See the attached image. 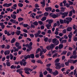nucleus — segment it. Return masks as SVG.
Returning <instances> with one entry per match:
<instances>
[{
    "label": "nucleus",
    "mask_w": 77,
    "mask_h": 77,
    "mask_svg": "<svg viewBox=\"0 0 77 77\" xmlns=\"http://www.w3.org/2000/svg\"><path fill=\"white\" fill-rule=\"evenodd\" d=\"M60 24H63V20L62 19H60Z\"/></svg>",
    "instance_id": "45"
},
{
    "label": "nucleus",
    "mask_w": 77,
    "mask_h": 77,
    "mask_svg": "<svg viewBox=\"0 0 77 77\" xmlns=\"http://www.w3.org/2000/svg\"><path fill=\"white\" fill-rule=\"evenodd\" d=\"M55 65L56 66L55 68L57 69H60L61 68L60 63H56L55 64Z\"/></svg>",
    "instance_id": "4"
},
{
    "label": "nucleus",
    "mask_w": 77,
    "mask_h": 77,
    "mask_svg": "<svg viewBox=\"0 0 77 77\" xmlns=\"http://www.w3.org/2000/svg\"><path fill=\"white\" fill-rule=\"evenodd\" d=\"M66 20H67V23H68L69 24V23H71L72 20V19L71 17H67L66 18Z\"/></svg>",
    "instance_id": "5"
},
{
    "label": "nucleus",
    "mask_w": 77,
    "mask_h": 77,
    "mask_svg": "<svg viewBox=\"0 0 77 77\" xmlns=\"http://www.w3.org/2000/svg\"><path fill=\"white\" fill-rule=\"evenodd\" d=\"M63 45L62 44H60L59 45V49L60 50V49H62V48H63Z\"/></svg>",
    "instance_id": "16"
},
{
    "label": "nucleus",
    "mask_w": 77,
    "mask_h": 77,
    "mask_svg": "<svg viewBox=\"0 0 77 77\" xmlns=\"http://www.w3.org/2000/svg\"><path fill=\"white\" fill-rule=\"evenodd\" d=\"M18 6L20 7H22L23 6V4L21 3H19L18 4Z\"/></svg>",
    "instance_id": "37"
},
{
    "label": "nucleus",
    "mask_w": 77,
    "mask_h": 77,
    "mask_svg": "<svg viewBox=\"0 0 77 77\" xmlns=\"http://www.w3.org/2000/svg\"><path fill=\"white\" fill-rule=\"evenodd\" d=\"M6 65L8 66H11V64L10 62H7L6 63Z\"/></svg>",
    "instance_id": "26"
},
{
    "label": "nucleus",
    "mask_w": 77,
    "mask_h": 77,
    "mask_svg": "<svg viewBox=\"0 0 77 77\" xmlns=\"http://www.w3.org/2000/svg\"><path fill=\"white\" fill-rule=\"evenodd\" d=\"M68 37L69 39H71V38H72V35L69 34L68 35Z\"/></svg>",
    "instance_id": "49"
},
{
    "label": "nucleus",
    "mask_w": 77,
    "mask_h": 77,
    "mask_svg": "<svg viewBox=\"0 0 77 77\" xmlns=\"http://www.w3.org/2000/svg\"><path fill=\"white\" fill-rule=\"evenodd\" d=\"M43 15V14H42L41 15H39L38 16H35V18H36V19H39V18H40L41 17H42V16Z\"/></svg>",
    "instance_id": "20"
},
{
    "label": "nucleus",
    "mask_w": 77,
    "mask_h": 77,
    "mask_svg": "<svg viewBox=\"0 0 77 77\" xmlns=\"http://www.w3.org/2000/svg\"><path fill=\"white\" fill-rule=\"evenodd\" d=\"M69 63H72L74 60L72 59H69L68 60Z\"/></svg>",
    "instance_id": "28"
},
{
    "label": "nucleus",
    "mask_w": 77,
    "mask_h": 77,
    "mask_svg": "<svg viewBox=\"0 0 77 77\" xmlns=\"http://www.w3.org/2000/svg\"><path fill=\"white\" fill-rule=\"evenodd\" d=\"M35 25L32 24H31V26H30L31 29H32V28H34V29H35Z\"/></svg>",
    "instance_id": "42"
},
{
    "label": "nucleus",
    "mask_w": 77,
    "mask_h": 77,
    "mask_svg": "<svg viewBox=\"0 0 77 77\" xmlns=\"http://www.w3.org/2000/svg\"><path fill=\"white\" fill-rule=\"evenodd\" d=\"M73 55H76L77 54L76 53V51L74 50L73 52Z\"/></svg>",
    "instance_id": "52"
},
{
    "label": "nucleus",
    "mask_w": 77,
    "mask_h": 77,
    "mask_svg": "<svg viewBox=\"0 0 77 77\" xmlns=\"http://www.w3.org/2000/svg\"><path fill=\"white\" fill-rule=\"evenodd\" d=\"M12 5V3H10L9 4H8L7 3H5L4 5H3L4 7H9V6H11Z\"/></svg>",
    "instance_id": "6"
},
{
    "label": "nucleus",
    "mask_w": 77,
    "mask_h": 77,
    "mask_svg": "<svg viewBox=\"0 0 77 77\" xmlns=\"http://www.w3.org/2000/svg\"><path fill=\"white\" fill-rule=\"evenodd\" d=\"M16 41V39L15 38H12V40L11 41V44H14L15 42Z\"/></svg>",
    "instance_id": "22"
},
{
    "label": "nucleus",
    "mask_w": 77,
    "mask_h": 77,
    "mask_svg": "<svg viewBox=\"0 0 77 77\" xmlns=\"http://www.w3.org/2000/svg\"><path fill=\"white\" fill-rule=\"evenodd\" d=\"M63 33H66V29H65L63 30Z\"/></svg>",
    "instance_id": "63"
},
{
    "label": "nucleus",
    "mask_w": 77,
    "mask_h": 77,
    "mask_svg": "<svg viewBox=\"0 0 77 77\" xmlns=\"http://www.w3.org/2000/svg\"><path fill=\"white\" fill-rule=\"evenodd\" d=\"M24 19L23 18L21 17H19L18 18V21L19 22H20V21H23V20Z\"/></svg>",
    "instance_id": "31"
},
{
    "label": "nucleus",
    "mask_w": 77,
    "mask_h": 77,
    "mask_svg": "<svg viewBox=\"0 0 77 77\" xmlns=\"http://www.w3.org/2000/svg\"><path fill=\"white\" fill-rule=\"evenodd\" d=\"M39 77H43V73H42V72H40L39 73Z\"/></svg>",
    "instance_id": "41"
},
{
    "label": "nucleus",
    "mask_w": 77,
    "mask_h": 77,
    "mask_svg": "<svg viewBox=\"0 0 77 77\" xmlns=\"http://www.w3.org/2000/svg\"><path fill=\"white\" fill-rule=\"evenodd\" d=\"M23 31L24 32V33H27V30L26 29H23Z\"/></svg>",
    "instance_id": "64"
},
{
    "label": "nucleus",
    "mask_w": 77,
    "mask_h": 77,
    "mask_svg": "<svg viewBox=\"0 0 77 77\" xmlns=\"http://www.w3.org/2000/svg\"><path fill=\"white\" fill-rule=\"evenodd\" d=\"M16 66H14V65H11L10 67V68L11 69H15L16 68Z\"/></svg>",
    "instance_id": "34"
},
{
    "label": "nucleus",
    "mask_w": 77,
    "mask_h": 77,
    "mask_svg": "<svg viewBox=\"0 0 77 77\" xmlns=\"http://www.w3.org/2000/svg\"><path fill=\"white\" fill-rule=\"evenodd\" d=\"M30 58L31 59H34L35 58V55L34 54H30Z\"/></svg>",
    "instance_id": "30"
},
{
    "label": "nucleus",
    "mask_w": 77,
    "mask_h": 77,
    "mask_svg": "<svg viewBox=\"0 0 77 77\" xmlns=\"http://www.w3.org/2000/svg\"><path fill=\"white\" fill-rule=\"evenodd\" d=\"M34 36H35V38H37V37H38V36H39V34L38 33L34 34Z\"/></svg>",
    "instance_id": "50"
},
{
    "label": "nucleus",
    "mask_w": 77,
    "mask_h": 77,
    "mask_svg": "<svg viewBox=\"0 0 77 77\" xmlns=\"http://www.w3.org/2000/svg\"><path fill=\"white\" fill-rule=\"evenodd\" d=\"M5 47V45H1V47L2 48H4Z\"/></svg>",
    "instance_id": "58"
},
{
    "label": "nucleus",
    "mask_w": 77,
    "mask_h": 77,
    "mask_svg": "<svg viewBox=\"0 0 77 77\" xmlns=\"http://www.w3.org/2000/svg\"><path fill=\"white\" fill-rule=\"evenodd\" d=\"M46 70L47 71H48L49 73H51L52 72V69H50L49 68H47L46 69Z\"/></svg>",
    "instance_id": "19"
},
{
    "label": "nucleus",
    "mask_w": 77,
    "mask_h": 77,
    "mask_svg": "<svg viewBox=\"0 0 77 77\" xmlns=\"http://www.w3.org/2000/svg\"><path fill=\"white\" fill-rule=\"evenodd\" d=\"M35 8H39V5L38 4H36L35 5Z\"/></svg>",
    "instance_id": "61"
},
{
    "label": "nucleus",
    "mask_w": 77,
    "mask_h": 77,
    "mask_svg": "<svg viewBox=\"0 0 77 77\" xmlns=\"http://www.w3.org/2000/svg\"><path fill=\"white\" fill-rule=\"evenodd\" d=\"M59 17V15L58 14H54L53 15V16L52 17V18H57Z\"/></svg>",
    "instance_id": "23"
},
{
    "label": "nucleus",
    "mask_w": 77,
    "mask_h": 77,
    "mask_svg": "<svg viewBox=\"0 0 77 77\" xmlns=\"http://www.w3.org/2000/svg\"><path fill=\"white\" fill-rule=\"evenodd\" d=\"M66 30L67 32H71L72 31V28L71 27L69 26L67 27Z\"/></svg>",
    "instance_id": "10"
},
{
    "label": "nucleus",
    "mask_w": 77,
    "mask_h": 77,
    "mask_svg": "<svg viewBox=\"0 0 77 77\" xmlns=\"http://www.w3.org/2000/svg\"><path fill=\"white\" fill-rule=\"evenodd\" d=\"M45 9L46 12H48V11L50 12L52 10V8L50 7H49L46 8Z\"/></svg>",
    "instance_id": "7"
},
{
    "label": "nucleus",
    "mask_w": 77,
    "mask_h": 77,
    "mask_svg": "<svg viewBox=\"0 0 77 77\" xmlns=\"http://www.w3.org/2000/svg\"><path fill=\"white\" fill-rule=\"evenodd\" d=\"M58 74H59V72H58V71L57 70H55V72H53V75H57Z\"/></svg>",
    "instance_id": "27"
},
{
    "label": "nucleus",
    "mask_w": 77,
    "mask_h": 77,
    "mask_svg": "<svg viewBox=\"0 0 77 77\" xmlns=\"http://www.w3.org/2000/svg\"><path fill=\"white\" fill-rule=\"evenodd\" d=\"M31 62H32V63H35V62H36V61H35V60L34 59H32L31 60Z\"/></svg>",
    "instance_id": "53"
},
{
    "label": "nucleus",
    "mask_w": 77,
    "mask_h": 77,
    "mask_svg": "<svg viewBox=\"0 0 77 77\" xmlns=\"http://www.w3.org/2000/svg\"><path fill=\"white\" fill-rule=\"evenodd\" d=\"M16 33V35H17L18 36H19V35H20V33H21V31L18 30H17Z\"/></svg>",
    "instance_id": "17"
},
{
    "label": "nucleus",
    "mask_w": 77,
    "mask_h": 77,
    "mask_svg": "<svg viewBox=\"0 0 77 77\" xmlns=\"http://www.w3.org/2000/svg\"><path fill=\"white\" fill-rule=\"evenodd\" d=\"M60 60V59L59 58H57L55 60V63H57L56 62H59V60Z\"/></svg>",
    "instance_id": "39"
},
{
    "label": "nucleus",
    "mask_w": 77,
    "mask_h": 77,
    "mask_svg": "<svg viewBox=\"0 0 77 77\" xmlns=\"http://www.w3.org/2000/svg\"><path fill=\"white\" fill-rule=\"evenodd\" d=\"M51 26V24H48L46 25V27H47V29H50V27Z\"/></svg>",
    "instance_id": "18"
},
{
    "label": "nucleus",
    "mask_w": 77,
    "mask_h": 77,
    "mask_svg": "<svg viewBox=\"0 0 77 77\" xmlns=\"http://www.w3.org/2000/svg\"><path fill=\"white\" fill-rule=\"evenodd\" d=\"M28 26L29 25H28V24L24 23L23 26L24 27H28Z\"/></svg>",
    "instance_id": "44"
},
{
    "label": "nucleus",
    "mask_w": 77,
    "mask_h": 77,
    "mask_svg": "<svg viewBox=\"0 0 77 77\" xmlns=\"http://www.w3.org/2000/svg\"><path fill=\"white\" fill-rule=\"evenodd\" d=\"M42 51H43V53H46V51H47V49H46V48L45 49H43L42 50Z\"/></svg>",
    "instance_id": "48"
},
{
    "label": "nucleus",
    "mask_w": 77,
    "mask_h": 77,
    "mask_svg": "<svg viewBox=\"0 0 77 77\" xmlns=\"http://www.w3.org/2000/svg\"><path fill=\"white\" fill-rule=\"evenodd\" d=\"M24 59L26 60L27 59H30V55H27L26 56L24 57Z\"/></svg>",
    "instance_id": "14"
},
{
    "label": "nucleus",
    "mask_w": 77,
    "mask_h": 77,
    "mask_svg": "<svg viewBox=\"0 0 77 77\" xmlns=\"http://www.w3.org/2000/svg\"><path fill=\"white\" fill-rule=\"evenodd\" d=\"M52 43L54 44V45L55 46H57L59 44V41L57 40L56 38H54L52 39Z\"/></svg>",
    "instance_id": "1"
},
{
    "label": "nucleus",
    "mask_w": 77,
    "mask_h": 77,
    "mask_svg": "<svg viewBox=\"0 0 77 77\" xmlns=\"http://www.w3.org/2000/svg\"><path fill=\"white\" fill-rule=\"evenodd\" d=\"M55 47V46H54V44H51L50 46H48L46 47V48L48 50H51V51Z\"/></svg>",
    "instance_id": "2"
},
{
    "label": "nucleus",
    "mask_w": 77,
    "mask_h": 77,
    "mask_svg": "<svg viewBox=\"0 0 77 77\" xmlns=\"http://www.w3.org/2000/svg\"><path fill=\"white\" fill-rule=\"evenodd\" d=\"M42 54H43V51H41L40 53V56H41Z\"/></svg>",
    "instance_id": "59"
},
{
    "label": "nucleus",
    "mask_w": 77,
    "mask_h": 77,
    "mask_svg": "<svg viewBox=\"0 0 77 77\" xmlns=\"http://www.w3.org/2000/svg\"><path fill=\"white\" fill-rule=\"evenodd\" d=\"M21 46L20 45L19 48H16L14 50V52H16V51H18L19 50V49H21Z\"/></svg>",
    "instance_id": "13"
},
{
    "label": "nucleus",
    "mask_w": 77,
    "mask_h": 77,
    "mask_svg": "<svg viewBox=\"0 0 77 77\" xmlns=\"http://www.w3.org/2000/svg\"><path fill=\"white\" fill-rule=\"evenodd\" d=\"M48 12H46L44 14V16H48Z\"/></svg>",
    "instance_id": "57"
},
{
    "label": "nucleus",
    "mask_w": 77,
    "mask_h": 77,
    "mask_svg": "<svg viewBox=\"0 0 77 77\" xmlns=\"http://www.w3.org/2000/svg\"><path fill=\"white\" fill-rule=\"evenodd\" d=\"M24 71H33V69H31L29 67H25L24 69Z\"/></svg>",
    "instance_id": "8"
},
{
    "label": "nucleus",
    "mask_w": 77,
    "mask_h": 77,
    "mask_svg": "<svg viewBox=\"0 0 77 77\" xmlns=\"http://www.w3.org/2000/svg\"><path fill=\"white\" fill-rule=\"evenodd\" d=\"M29 46V44H26L25 45V44L24 43L23 44V47H26L28 48Z\"/></svg>",
    "instance_id": "33"
},
{
    "label": "nucleus",
    "mask_w": 77,
    "mask_h": 77,
    "mask_svg": "<svg viewBox=\"0 0 77 77\" xmlns=\"http://www.w3.org/2000/svg\"><path fill=\"white\" fill-rule=\"evenodd\" d=\"M45 0H44L43 2H40V3L41 5H42V7H44L45 6Z\"/></svg>",
    "instance_id": "11"
},
{
    "label": "nucleus",
    "mask_w": 77,
    "mask_h": 77,
    "mask_svg": "<svg viewBox=\"0 0 77 77\" xmlns=\"http://www.w3.org/2000/svg\"><path fill=\"white\" fill-rule=\"evenodd\" d=\"M76 28H77V26L75 25H74L73 26V29L74 30H75Z\"/></svg>",
    "instance_id": "38"
},
{
    "label": "nucleus",
    "mask_w": 77,
    "mask_h": 77,
    "mask_svg": "<svg viewBox=\"0 0 77 77\" xmlns=\"http://www.w3.org/2000/svg\"><path fill=\"white\" fill-rule=\"evenodd\" d=\"M68 2L69 3L70 5H73V2L70 1H68Z\"/></svg>",
    "instance_id": "54"
},
{
    "label": "nucleus",
    "mask_w": 77,
    "mask_h": 77,
    "mask_svg": "<svg viewBox=\"0 0 77 77\" xmlns=\"http://www.w3.org/2000/svg\"><path fill=\"white\" fill-rule=\"evenodd\" d=\"M58 55V54L56 53V54H54L52 56V57L53 58L55 57H57V56Z\"/></svg>",
    "instance_id": "35"
},
{
    "label": "nucleus",
    "mask_w": 77,
    "mask_h": 77,
    "mask_svg": "<svg viewBox=\"0 0 77 77\" xmlns=\"http://www.w3.org/2000/svg\"><path fill=\"white\" fill-rule=\"evenodd\" d=\"M23 35L24 37H27V34L26 33H23Z\"/></svg>",
    "instance_id": "56"
},
{
    "label": "nucleus",
    "mask_w": 77,
    "mask_h": 77,
    "mask_svg": "<svg viewBox=\"0 0 77 77\" xmlns=\"http://www.w3.org/2000/svg\"><path fill=\"white\" fill-rule=\"evenodd\" d=\"M67 53V51H63V53H62V54H66Z\"/></svg>",
    "instance_id": "47"
},
{
    "label": "nucleus",
    "mask_w": 77,
    "mask_h": 77,
    "mask_svg": "<svg viewBox=\"0 0 77 77\" xmlns=\"http://www.w3.org/2000/svg\"><path fill=\"white\" fill-rule=\"evenodd\" d=\"M60 14L63 15L62 16V17L63 18H65L66 17H67L68 16V15L69 12L68 11L67 12H60Z\"/></svg>",
    "instance_id": "3"
},
{
    "label": "nucleus",
    "mask_w": 77,
    "mask_h": 77,
    "mask_svg": "<svg viewBox=\"0 0 77 77\" xmlns=\"http://www.w3.org/2000/svg\"><path fill=\"white\" fill-rule=\"evenodd\" d=\"M13 19H14V20H15L16 19V18L17 17V16H16V15L15 14H13Z\"/></svg>",
    "instance_id": "40"
},
{
    "label": "nucleus",
    "mask_w": 77,
    "mask_h": 77,
    "mask_svg": "<svg viewBox=\"0 0 77 77\" xmlns=\"http://www.w3.org/2000/svg\"><path fill=\"white\" fill-rule=\"evenodd\" d=\"M65 65H66V66H69V62L68 61L67 62H65Z\"/></svg>",
    "instance_id": "46"
},
{
    "label": "nucleus",
    "mask_w": 77,
    "mask_h": 77,
    "mask_svg": "<svg viewBox=\"0 0 77 77\" xmlns=\"http://www.w3.org/2000/svg\"><path fill=\"white\" fill-rule=\"evenodd\" d=\"M41 51V48H38L37 49V50H36V54H38V52H39V51Z\"/></svg>",
    "instance_id": "32"
},
{
    "label": "nucleus",
    "mask_w": 77,
    "mask_h": 77,
    "mask_svg": "<svg viewBox=\"0 0 77 77\" xmlns=\"http://www.w3.org/2000/svg\"><path fill=\"white\" fill-rule=\"evenodd\" d=\"M46 21L47 23L48 22V23L49 24H51V23L53 22V20L51 19H47Z\"/></svg>",
    "instance_id": "9"
},
{
    "label": "nucleus",
    "mask_w": 77,
    "mask_h": 77,
    "mask_svg": "<svg viewBox=\"0 0 77 77\" xmlns=\"http://www.w3.org/2000/svg\"><path fill=\"white\" fill-rule=\"evenodd\" d=\"M67 21H68L67 20H66L64 19V20H63V23H65V24H66V23L67 24H69L68 22H67Z\"/></svg>",
    "instance_id": "36"
},
{
    "label": "nucleus",
    "mask_w": 77,
    "mask_h": 77,
    "mask_svg": "<svg viewBox=\"0 0 77 77\" xmlns=\"http://www.w3.org/2000/svg\"><path fill=\"white\" fill-rule=\"evenodd\" d=\"M33 24L34 25V26H38V22L35 21V22H34L33 23Z\"/></svg>",
    "instance_id": "29"
},
{
    "label": "nucleus",
    "mask_w": 77,
    "mask_h": 77,
    "mask_svg": "<svg viewBox=\"0 0 77 77\" xmlns=\"http://www.w3.org/2000/svg\"><path fill=\"white\" fill-rule=\"evenodd\" d=\"M38 63H40V64H43V62L41 60H38L36 61Z\"/></svg>",
    "instance_id": "24"
},
{
    "label": "nucleus",
    "mask_w": 77,
    "mask_h": 77,
    "mask_svg": "<svg viewBox=\"0 0 77 77\" xmlns=\"http://www.w3.org/2000/svg\"><path fill=\"white\" fill-rule=\"evenodd\" d=\"M74 69V66H71L70 67L71 70H72Z\"/></svg>",
    "instance_id": "60"
},
{
    "label": "nucleus",
    "mask_w": 77,
    "mask_h": 77,
    "mask_svg": "<svg viewBox=\"0 0 77 77\" xmlns=\"http://www.w3.org/2000/svg\"><path fill=\"white\" fill-rule=\"evenodd\" d=\"M26 64H27V62H25L23 63V64L22 65H23V66H24L26 65Z\"/></svg>",
    "instance_id": "51"
},
{
    "label": "nucleus",
    "mask_w": 77,
    "mask_h": 77,
    "mask_svg": "<svg viewBox=\"0 0 77 77\" xmlns=\"http://www.w3.org/2000/svg\"><path fill=\"white\" fill-rule=\"evenodd\" d=\"M70 54H71V52H68L67 53V56H69Z\"/></svg>",
    "instance_id": "62"
},
{
    "label": "nucleus",
    "mask_w": 77,
    "mask_h": 77,
    "mask_svg": "<svg viewBox=\"0 0 77 77\" xmlns=\"http://www.w3.org/2000/svg\"><path fill=\"white\" fill-rule=\"evenodd\" d=\"M64 64H63V63H62L61 64H60V66H61V67L63 68L64 66Z\"/></svg>",
    "instance_id": "55"
},
{
    "label": "nucleus",
    "mask_w": 77,
    "mask_h": 77,
    "mask_svg": "<svg viewBox=\"0 0 77 77\" xmlns=\"http://www.w3.org/2000/svg\"><path fill=\"white\" fill-rule=\"evenodd\" d=\"M47 19V18L45 17H43L41 19V20L42 21H45Z\"/></svg>",
    "instance_id": "25"
},
{
    "label": "nucleus",
    "mask_w": 77,
    "mask_h": 77,
    "mask_svg": "<svg viewBox=\"0 0 77 77\" xmlns=\"http://www.w3.org/2000/svg\"><path fill=\"white\" fill-rule=\"evenodd\" d=\"M10 22H11L12 23H13V24H15V23L16 22V20L12 19H11L10 20Z\"/></svg>",
    "instance_id": "15"
},
{
    "label": "nucleus",
    "mask_w": 77,
    "mask_h": 77,
    "mask_svg": "<svg viewBox=\"0 0 77 77\" xmlns=\"http://www.w3.org/2000/svg\"><path fill=\"white\" fill-rule=\"evenodd\" d=\"M48 37H46V38H44V41L45 42H47V41H48Z\"/></svg>",
    "instance_id": "43"
},
{
    "label": "nucleus",
    "mask_w": 77,
    "mask_h": 77,
    "mask_svg": "<svg viewBox=\"0 0 77 77\" xmlns=\"http://www.w3.org/2000/svg\"><path fill=\"white\" fill-rule=\"evenodd\" d=\"M15 46L17 48H19V47H20V43L18 42H16L15 44Z\"/></svg>",
    "instance_id": "21"
},
{
    "label": "nucleus",
    "mask_w": 77,
    "mask_h": 77,
    "mask_svg": "<svg viewBox=\"0 0 77 77\" xmlns=\"http://www.w3.org/2000/svg\"><path fill=\"white\" fill-rule=\"evenodd\" d=\"M9 53H10V51L9 50H7L4 52V54L5 56L9 54Z\"/></svg>",
    "instance_id": "12"
}]
</instances>
